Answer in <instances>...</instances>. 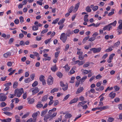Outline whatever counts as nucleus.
<instances>
[{
  "label": "nucleus",
  "instance_id": "34",
  "mask_svg": "<svg viewBox=\"0 0 122 122\" xmlns=\"http://www.w3.org/2000/svg\"><path fill=\"white\" fill-rule=\"evenodd\" d=\"M32 80L30 77L28 78L27 79H26L24 81L26 83H29L30 82V81Z\"/></svg>",
  "mask_w": 122,
  "mask_h": 122
},
{
  "label": "nucleus",
  "instance_id": "6",
  "mask_svg": "<svg viewBox=\"0 0 122 122\" xmlns=\"http://www.w3.org/2000/svg\"><path fill=\"white\" fill-rule=\"evenodd\" d=\"M112 27L109 24L104 26L103 28V30H107L108 31H110L111 29H112Z\"/></svg>",
  "mask_w": 122,
  "mask_h": 122
},
{
  "label": "nucleus",
  "instance_id": "22",
  "mask_svg": "<svg viewBox=\"0 0 122 122\" xmlns=\"http://www.w3.org/2000/svg\"><path fill=\"white\" fill-rule=\"evenodd\" d=\"M89 37L90 36L89 35H87V36L85 37L83 39V41H82V43L84 44L85 43L86 40L89 39Z\"/></svg>",
  "mask_w": 122,
  "mask_h": 122
},
{
  "label": "nucleus",
  "instance_id": "3",
  "mask_svg": "<svg viewBox=\"0 0 122 122\" xmlns=\"http://www.w3.org/2000/svg\"><path fill=\"white\" fill-rule=\"evenodd\" d=\"M60 85L62 87H65L62 88V89L63 90L65 91L68 88V85H66L64 84L63 83V82L61 81L60 82Z\"/></svg>",
  "mask_w": 122,
  "mask_h": 122
},
{
  "label": "nucleus",
  "instance_id": "10",
  "mask_svg": "<svg viewBox=\"0 0 122 122\" xmlns=\"http://www.w3.org/2000/svg\"><path fill=\"white\" fill-rule=\"evenodd\" d=\"M48 111L47 109H46L45 110L42 111L41 113V115L42 117H43L47 113Z\"/></svg>",
  "mask_w": 122,
  "mask_h": 122
},
{
  "label": "nucleus",
  "instance_id": "64",
  "mask_svg": "<svg viewBox=\"0 0 122 122\" xmlns=\"http://www.w3.org/2000/svg\"><path fill=\"white\" fill-rule=\"evenodd\" d=\"M118 106V108L119 110H122V103L119 104Z\"/></svg>",
  "mask_w": 122,
  "mask_h": 122
},
{
  "label": "nucleus",
  "instance_id": "45",
  "mask_svg": "<svg viewBox=\"0 0 122 122\" xmlns=\"http://www.w3.org/2000/svg\"><path fill=\"white\" fill-rule=\"evenodd\" d=\"M29 112H27L22 117V118H25L29 116Z\"/></svg>",
  "mask_w": 122,
  "mask_h": 122
},
{
  "label": "nucleus",
  "instance_id": "12",
  "mask_svg": "<svg viewBox=\"0 0 122 122\" xmlns=\"http://www.w3.org/2000/svg\"><path fill=\"white\" fill-rule=\"evenodd\" d=\"M11 55V53L10 52H8L4 54L3 56L5 58H7L8 56H10Z\"/></svg>",
  "mask_w": 122,
  "mask_h": 122
},
{
  "label": "nucleus",
  "instance_id": "38",
  "mask_svg": "<svg viewBox=\"0 0 122 122\" xmlns=\"http://www.w3.org/2000/svg\"><path fill=\"white\" fill-rule=\"evenodd\" d=\"M47 99V95H45L43 97L42 100V101L43 102L44 101L46 100Z\"/></svg>",
  "mask_w": 122,
  "mask_h": 122
},
{
  "label": "nucleus",
  "instance_id": "58",
  "mask_svg": "<svg viewBox=\"0 0 122 122\" xmlns=\"http://www.w3.org/2000/svg\"><path fill=\"white\" fill-rule=\"evenodd\" d=\"M96 39V38L93 36V37L90 38L89 39V41H92L95 40Z\"/></svg>",
  "mask_w": 122,
  "mask_h": 122
},
{
  "label": "nucleus",
  "instance_id": "36",
  "mask_svg": "<svg viewBox=\"0 0 122 122\" xmlns=\"http://www.w3.org/2000/svg\"><path fill=\"white\" fill-rule=\"evenodd\" d=\"M56 75L57 76L60 78L61 77L63 76L62 73L60 72H57L56 73Z\"/></svg>",
  "mask_w": 122,
  "mask_h": 122
},
{
  "label": "nucleus",
  "instance_id": "48",
  "mask_svg": "<svg viewBox=\"0 0 122 122\" xmlns=\"http://www.w3.org/2000/svg\"><path fill=\"white\" fill-rule=\"evenodd\" d=\"M60 52V51H58L57 52H56L55 54V57L56 58L59 55V54Z\"/></svg>",
  "mask_w": 122,
  "mask_h": 122
},
{
  "label": "nucleus",
  "instance_id": "55",
  "mask_svg": "<svg viewBox=\"0 0 122 122\" xmlns=\"http://www.w3.org/2000/svg\"><path fill=\"white\" fill-rule=\"evenodd\" d=\"M74 8V6H71L68 10L69 12V13H71L73 9Z\"/></svg>",
  "mask_w": 122,
  "mask_h": 122
},
{
  "label": "nucleus",
  "instance_id": "37",
  "mask_svg": "<svg viewBox=\"0 0 122 122\" xmlns=\"http://www.w3.org/2000/svg\"><path fill=\"white\" fill-rule=\"evenodd\" d=\"M59 18H57L55 20H53V22L52 23V24H56L59 20Z\"/></svg>",
  "mask_w": 122,
  "mask_h": 122
},
{
  "label": "nucleus",
  "instance_id": "62",
  "mask_svg": "<svg viewBox=\"0 0 122 122\" xmlns=\"http://www.w3.org/2000/svg\"><path fill=\"white\" fill-rule=\"evenodd\" d=\"M114 88L116 91H118L120 89V88L117 86H116L114 87Z\"/></svg>",
  "mask_w": 122,
  "mask_h": 122
},
{
  "label": "nucleus",
  "instance_id": "31",
  "mask_svg": "<svg viewBox=\"0 0 122 122\" xmlns=\"http://www.w3.org/2000/svg\"><path fill=\"white\" fill-rule=\"evenodd\" d=\"M87 76H85L83 77L82 78L80 79V81L81 82H83L87 78Z\"/></svg>",
  "mask_w": 122,
  "mask_h": 122
},
{
  "label": "nucleus",
  "instance_id": "30",
  "mask_svg": "<svg viewBox=\"0 0 122 122\" xmlns=\"http://www.w3.org/2000/svg\"><path fill=\"white\" fill-rule=\"evenodd\" d=\"M65 19L64 18H62L60 20L59 22L58 23V24L59 25H60L61 24H62L64 22Z\"/></svg>",
  "mask_w": 122,
  "mask_h": 122
},
{
  "label": "nucleus",
  "instance_id": "5",
  "mask_svg": "<svg viewBox=\"0 0 122 122\" xmlns=\"http://www.w3.org/2000/svg\"><path fill=\"white\" fill-rule=\"evenodd\" d=\"M39 112H37L33 114L32 115V116L33 117V122H36V120L37 119L36 117L37 116L38 114L39 113Z\"/></svg>",
  "mask_w": 122,
  "mask_h": 122
},
{
  "label": "nucleus",
  "instance_id": "44",
  "mask_svg": "<svg viewBox=\"0 0 122 122\" xmlns=\"http://www.w3.org/2000/svg\"><path fill=\"white\" fill-rule=\"evenodd\" d=\"M56 112L54 113L52 115H51V119H52L53 118L55 117L57 114Z\"/></svg>",
  "mask_w": 122,
  "mask_h": 122
},
{
  "label": "nucleus",
  "instance_id": "59",
  "mask_svg": "<svg viewBox=\"0 0 122 122\" xmlns=\"http://www.w3.org/2000/svg\"><path fill=\"white\" fill-rule=\"evenodd\" d=\"M70 96V95L69 94H68L67 95L64 97V98L63 101H65L67 99H68V98H69Z\"/></svg>",
  "mask_w": 122,
  "mask_h": 122
},
{
  "label": "nucleus",
  "instance_id": "15",
  "mask_svg": "<svg viewBox=\"0 0 122 122\" xmlns=\"http://www.w3.org/2000/svg\"><path fill=\"white\" fill-rule=\"evenodd\" d=\"M86 101H84L81 102H79L77 105V106L78 107H80L81 106H83L82 105L86 102Z\"/></svg>",
  "mask_w": 122,
  "mask_h": 122
},
{
  "label": "nucleus",
  "instance_id": "40",
  "mask_svg": "<svg viewBox=\"0 0 122 122\" xmlns=\"http://www.w3.org/2000/svg\"><path fill=\"white\" fill-rule=\"evenodd\" d=\"M34 99L32 98L29 100L28 101V103L29 104H32L34 102Z\"/></svg>",
  "mask_w": 122,
  "mask_h": 122
},
{
  "label": "nucleus",
  "instance_id": "25",
  "mask_svg": "<svg viewBox=\"0 0 122 122\" xmlns=\"http://www.w3.org/2000/svg\"><path fill=\"white\" fill-rule=\"evenodd\" d=\"M114 120V119L111 117H109L107 122H112Z\"/></svg>",
  "mask_w": 122,
  "mask_h": 122
},
{
  "label": "nucleus",
  "instance_id": "56",
  "mask_svg": "<svg viewBox=\"0 0 122 122\" xmlns=\"http://www.w3.org/2000/svg\"><path fill=\"white\" fill-rule=\"evenodd\" d=\"M14 40V39L13 38H10L9 40V44H11L12 43Z\"/></svg>",
  "mask_w": 122,
  "mask_h": 122
},
{
  "label": "nucleus",
  "instance_id": "50",
  "mask_svg": "<svg viewBox=\"0 0 122 122\" xmlns=\"http://www.w3.org/2000/svg\"><path fill=\"white\" fill-rule=\"evenodd\" d=\"M3 113L4 114L8 116H10L12 114L11 113L8 112H4Z\"/></svg>",
  "mask_w": 122,
  "mask_h": 122
},
{
  "label": "nucleus",
  "instance_id": "63",
  "mask_svg": "<svg viewBox=\"0 0 122 122\" xmlns=\"http://www.w3.org/2000/svg\"><path fill=\"white\" fill-rule=\"evenodd\" d=\"M98 6H96L94 7L92 10L94 11H96L98 9Z\"/></svg>",
  "mask_w": 122,
  "mask_h": 122
},
{
  "label": "nucleus",
  "instance_id": "41",
  "mask_svg": "<svg viewBox=\"0 0 122 122\" xmlns=\"http://www.w3.org/2000/svg\"><path fill=\"white\" fill-rule=\"evenodd\" d=\"M6 105V104L4 102H2L1 103L0 106L1 107H3Z\"/></svg>",
  "mask_w": 122,
  "mask_h": 122
},
{
  "label": "nucleus",
  "instance_id": "49",
  "mask_svg": "<svg viewBox=\"0 0 122 122\" xmlns=\"http://www.w3.org/2000/svg\"><path fill=\"white\" fill-rule=\"evenodd\" d=\"M38 84V82L37 81H35L32 84V86L33 87L36 86Z\"/></svg>",
  "mask_w": 122,
  "mask_h": 122
},
{
  "label": "nucleus",
  "instance_id": "23",
  "mask_svg": "<svg viewBox=\"0 0 122 122\" xmlns=\"http://www.w3.org/2000/svg\"><path fill=\"white\" fill-rule=\"evenodd\" d=\"M73 32H71L70 30H68L67 31L66 33V36H67L69 37L70 36V35L73 34Z\"/></svg>",
  "mask_w": 122,
  "mask_h": 122
},
{
  "label": "nucleus",
  "instance_id": "19",
  "mask_svg": "<svg viewBox=\"0 0 122 122\" xmlns=\"http://www.w3.org/2000/svg\"><path fill=\"white\" fill-rule=\"evenodd\" d=\"M7 93L3 96L2 98H0V101L1 102H4L5 101L7 98V97L6 96H5V95H7Z\"/></svg>",
  "mask_w": 122,
  "mask_h": 122
},
{
  "label": "nucleus",
  "instance_id": "20",
  "mask_svg": "<svg viewBox=\"0 0 122 122\" xmlns=\"http://www.w3.org/2000/svg\"><path fill=\"white\" fill-rule=\"evenodd\" d=\"M84 89L83 87H80L78 88L76 92V93H81L83 90Z\"/></svg>",
  "mask_w": 122,
  "mask_h": 122
},
{
  "label": "nucleus",
  "instance_id": "51",
  "mask_svg": "<svg viewBox=\"0 0 122 122\" xmlns=\"http://www.w3.org/2000/svg\"><path fill=\"white\" fill-rule=\"evenodd\" d=\"M90 65V63L89 62H87L83 65L84 67H87L88 66Z\"/></svg>",
  "mask_w": 122,
  "mask_h": 122
},
{
  "label": "nucleus",
  "instance_id": "9",
  "mask_svg": "<svg viewBox=\"0 0 122 122\" xmlns=\"http://www.w3.org/2000/svg\"><path fill=\"white\" fill-rule=\"evenodd\" d=\"M51 115L50 114H46L44 116V121H47V119L50 118V119L49 120H51Z\"/></svg>",
  "mask_w": 122,
  "mask_h": 122
},
{
  "label": "nucleus",
  "instance_id": "14",
  "mask_svg": "<svg viewBox=\"0 0 122 122\" xmlns=\"http://www.w3.org/2000/svg\"><path fill=\"white\" fill-rule=\"evenodd\" d=\"M11 118H9L5 119H0L1 122H11Z\"/></svg>",
  "mask_w": 122,
  "mask_h": 122
},
{
  "label": "nucleus",
  "instance_id": "24",
  "mask_svg": "<svg viewBox=\"0 0 122 122\" xmlns=\"http://www.w3.org/2000/svg\"><path fill=\"white\" fill-rule=\"evenodd\" d=\"M18 85V83L17 82L15 81L14 82L13 86V88H16L17 87Z\"/></svg>",
  "mask_w": 122,
  "mask_h": 122
},
{
  "label": "nucleus",
  "instance_id": "29",
  "mask_svg": "<svg viewBox=\"0 0 122 122\" xmlns=\"http://www.w3.org/2000/svg\"><path fill=\"white\" fill-rule=\"evenodd\" d=\"M58 90V89L57 88H55L52 89L51 91V93H53L55 92H57Z\"/></svg>",
  "mask_w": 122,
  "mask_h": 122
},
{
  "label": "nucleus",
  "instance_id": "7",
  "mask_svg": "<svg viewBox=\"0 0 122 122\" xmlns=\"http://www.w3.org/2000/svg\"><path fill=\"white\" fill-rule=\"evenodd\" d=\"M39 90L38 89L37 87H36L34 89L32 90V95H34L39 92Z\"/></svg>",
  "mask_w": 122,
  "mask_h": 122
},
{
  "label": "nucleus",
  "instance_id": "8",
  "mask_svg": "<svg viewBox=\"0 0 122 122\" xmlns=\"http://www.w3.org/2000/svg\"><path fill=\"white\" fill-rule=\"evenodd\" d=\"M14 94H15V96L18 97H19L21 95V93H20L18 91V89H16L15 90L14 92Z\"/></svg>",
  "mask_w": 122,
  "mask_h": 122
},
{
  "label": "nucleus",
  "instance_id": "47",
  "mask_svg": "<svg viewBox=\"0 0 122 122\" xmlns=\"http://www.w3.org/2000/svg\"><path fill=\"white\" fill-rule=\"evenodd\" d=\"M117 23V22L115 20L113 22L109 24V25H112L114 26H115L116 25Z\"/></svg>",
  "mask_w": 122,
  "mask_h": 122
},
{
  "label": "nucleus",
  "instance_id": "42",
  "mask_svg": "<svg viewBox=\"0 0 122 122\" xmlns=\"http://www.w3.org/2000/svg\"><path fill=\"white\" fill-rule=\"evenodd\" d=\"M51 58L50 57L47 56V57L45 58H44L43 59V60L44 61V60L46 61H50L51 60Z\"/></svg>",
  "mask_w": 122,
  "mask_h": 122
},
{
  "label": "nucleus",
  "instance_id": "1",
  "mask_svg": "<svg viewBox=\"0 0 122 122\" xmlns=\"http://www.w3.org/2000/svg\"><path fill=\"white\" fill-rule=\"evenodd\" d=\"M67 36H66L64 33H62L60 36V39L64 43H65L67 40Z\"/></svg>",
  "mask_w": 122,
  "mask_h": 122
},
{
  "label": "nucleus",
  "instance_id": "35",
  "mask_svg": "<svg viewBox=\"0 0 122 122\" xmlns=\"http://www.w3.org/2000/svg\"><path fill=\"white\" fill-rule=\"evenodd\" d=\"M44 78L45 77L44 76L42 75H41L39 78L40 81H42L45 80L44 79Z\"/></svg>",
  "mask_w": 122,
  "mask_h": 122
},
{
  "label": "nucleus",
  "instance_id": "27",
  "mask_svg": "<svg viewBox=\"0 0 122 122\" xmlns=\"http://www.w3.org/2000/svg\"><path fill=\"white\" fill-rule=\"evenodd\" d=\"M85 10L86 11L88 12H90L91 11V9H90L89 6H88L86 8Z\"/></svg>",
  "mask_w": 122,
  "mask_h": 122
},
{
  "label": "nucleus",
  "instance_id": "21",
  "mask_svg": "<svg viewBox=\"0 0 122 122\" xmlns=\"http://www.w3.org/2000/svg\"><path fill=\"white\" fill-rule=\"evenodd\" d=\"M51 69L52 71L54 72H55L56 71L57 69L56 68V65L52 66L51 67Z\"/></svg>",
  "mask_w": 122,
  "mask_h": 122
},
{
  "label": "nucleus",
  "instance_id": "46",
  "mask_svg": "<svg viewBox=\"0 0 122 122\" xmlns=\"http://www.w3.org/2000/svg\"><path fill=\"white\" fill-rule=\"evenodd\" d=\"M18 90L19 92L20 93H21V95L22 93H23L24 92L23 89L22 88H21L19 89H18Z\"/></svg>",
  "mask_w": 122,
  "mask_h": 122
},
{
  "label": "nucleus",
  "instance_id": "52",
  "mask_svg": "<svg viewBox=\"0 0 122 122\" xmlns=\"http://www.w3.org/2000/svg\"><path fill=\"white\" fill-rule=\"evenodd\" d=\"M19 19L20 20V22L21 23H22L24 22V18L22 16H20L19 17Z\"/></svg>",
  "mask_w": 122,
  "mask_h": 122
},
{
  "label": "nucleus",
  "instance_id": "4",
  "mask_svg": "<svg viewBox=\"0 0 122 122\" xmlns=\"http://www.w3.org/2000/svg\"><path fill=\"white\" fill-rule=\"evenodd\" d=\"M53 78L51 76H49L47 81L48 84L49 85H52L53 82Z\"/></svg>",
  "mask_w": 122,
  "mask_h": 122
},
{
  "label": "nucleus",
  "instance_id": "17",
  "mask_svg": "<svg viewBox=\"0 0 122 122\" xmlns=\"http://www.w3.org/2000/svg\"><path fill=\"white\" fill-rule=\"evenodd\" d=\"M56 109L55 108H53L52 109L50 110L48 112V114L51 115L54 112L56 111Z\"/></svg>",
  "mask_w": 122,
  "mask_h": 122
},
{
  "label": "nucleus",
  "instance_id": "26",
  "mask_svg": "<svg viewBox=\"0 0 122 122\" xmlns=\"http://www.w3.org/2000/svg\"><path fill=\"white\" fill-rule=\"evenodd\" d=\"M38 29V26L37 25L33 26L32 28V30L34 31L37 30Z\"/></svg>",
  "mask_w": 122,
  "mask_h": 122
},
{
  "label": "nucleus",
  "instance_id": "13",
  "mask_svg": "<svg viewBox=\"0 0 122 122\" xmlns=\"http://www.w3.org/2000/svg\"><path fill=\"white\" fill-rule=\"evenodd\" d=\"M78 100V98H74L72 99L70 102L69 104H71L73 103H75Z\"/></svg>",
  "mask_w": 122,
  "mask_h": 122
},
{
  "label": "nucleus",
  "instance_id": "2",
  "mask_svg": "<svg viewBox=\"0 0 122 122\" xmlns=\"http://www.w3.org/2000/svg\"><path fill=\"white\" fill-rule=\"evenodd\" d=\"M101 50V47H99L97 48H94L91 49L90 50V51H93L94 53L99 52Z\"/></svg>",
  "mask_w": 122,
  "mask_h": 122
},
{
  "label": "nucleus",
  "instance_id": "57",
  "mask_svg": "<svg viewBox=\"0 0 122 122\" xmlns=\"http://www.w3.org/2000/svg\"><path fill=\"white\" fill-rule=\"evenodd\" d=\"M80 81L78 80L76 82L75 86L76 87H78L79 86L80 83Z\"/></svg>",
  "mask_w": 122,
  "mask_h": 122
},
{
  "label": "nucleus",
  "instance_id": "60",
  "mask_svg": "<svg viewBox=\"0 0 122 122\" xmlns=\"http://www.w3.org/2000/svg\"><path fill=\"white\" fill-rule=\"evenodd\" d=\"M48 31V29H45L41 31V34H44L46 32Z\"/></svg>",
  "mask_w": 122,
  "mask_h": 122
},
{
  "label": "nucleus",
  "instance_id": "43",
  "mask_svg": "<svg viewBox=\"0 0 122 122\" xmlns=\"http://www.w3.org/2000/svg\"><path fill=\"white\" fill-rule=\"evenodd\" d=\"M10 109V108L8 107H5L2 109V110L4 111H9Z\"/></svg>",
  "mask_w": 122,
  "mask_h": 122
},
{
  "label": "nucleus",
  "instance_id": "28",
  "mask_svg": "<svg viewBox=\"0 0 122 122\" xmlns=\"http://www.w3.org/2000/svg\"><path fill=\"white\" fill-rule=\"evenodd\" d=\"M72 116V115L70 113H67L65 116V117L66 118H70Z\"/></svg>",
  "mask_w": 122,
  "mask_h": 122
},
{
  "label": "nucleus",
  "instance_id": "53",
  "mask_svg": "<svg viewBox=\"0 0 122 122\" xmlns=\"http://www.w3.org/2000/svg\"><path fill=\"white\" fill-rule=\"evenodd\" d=\"M115 55V54L114 53H112L109 56V58L111 59L112 60L113 58V57Z\"/></svg>",
  "mask_w": 122,
  "mask_h": 122
},
{
  "label": "nucleus",
  "instance_id": "33",
  "mask_svg": "<svg viewBox=\"0 0 122 122\" xmlns=\"http://www.w3.org/2000/svg\"><path fill=\"white\" fill-rule=\"evenodd\" d=\"M120 44V41H118L116 43L114 44L113 46L112 47V48H113L114 47H118V46Z\"/></svg>",
  "mask_w": 122,
  "mask_h": 122
},
{
  "label": "nucleus",
  "instance_id": "61",
  "mask_svg": "<svg viewBox=\"0 0 122 122\" xmlns=\"http://www.w3.org/2000/svg\"><path fill=\"white\" fill-rule=\"evenodd\" d=\"M20 45L21 46H24L25 42L23 41H20Z\"/></svg>",
  "mask_w": 122,
  "mask_h": 122
},
{
  "label": "nucleus",
  "instance_id": "32",
  "mask_svg": "<svg viewBox=\"0 0 122 122\" xmlns=\"http://www.w3.org/2000/svg\"><path fill=\"white\" fill-rule=\"evenodd\" d=\"M112 11L109 13L108 14V16H110L113 15L114 13V11L115 10L114 9H112Z\"/></svg>",
  "mask_w": 122,
  "mask_h": 122
},
{
  "label": "nucleus",
  "instance_id": "16",
  "mask_svg": "<svg viewBox=\"0 0 122 122\" xmlns=\"http://www.w3.org/2000/svg\"><path fill=\"white\" fill-rule=\"evenodd\" d=\"M109 95V97L111 98H113L115 96L116 93L112 92L110 93Z\"/></svg>",
  "mask_w": 122,
  "mask_h": 122
},
{
  "label": "nucleus",
  "instance_id": "39",
  "mask_svg": "<svg viewBox=\"0 0 122 122\" xmlns=\"http://www.w3.org/2000/svg\"><path fill=\"white\" fill-rule=\"evenodd\" d=\"M43 105L41 104H38L36 105V107L38 108H41V107H43Z\"/></svg>",
  "mask_w": 122,
  "mask_h": 122
},
{
  "label": "nucleus",
  "instance_id": "18",
  "mask_svg": "<svg viewBox=\"0 0 122 122\" xmlns=\"http://www.w3.org/2000/svg\"><path fill=\"white\" fill-rule=\"evenodd\" d=\"M109 107L108 106H104L102 107H99V108H100V110H101V111H102L104 110L109 108Z\"/></svg>",
  "mask_w": 122,
  "mask_h": 122
},
{
  "label": "nucleus",
  "instance_id": "11",
  "mask_svg": "<svg viewBox=\"0 0 122 122\" xmlns=\"http://www.w3.org/2000/svg\"><path fill=\"white\" fill-rule=\"evenodd\" d=\"M80 4V3L79 2L77 3L75 5L73 10L75 12L77 11L78 8L79 7Z\"/></svg>",
  "mask_w": 122,
  "mask_h": 122
},
{
  "label": "nucleus",
  "instance_id": "54",
  "mask_svg": "<svg viewBox=\"0 0 122 122\" xmlns=\"http://www.w3.org/2000/svg\"><path fill=\"white\" fill-rule=\"evenodd\" d=\"M12 85V83L11 82H9L8 83H6L4 85L5 86H11Z\"/></svg>",
  "mask_w": 122,
  "mask_h": 122
}]
</instances>
